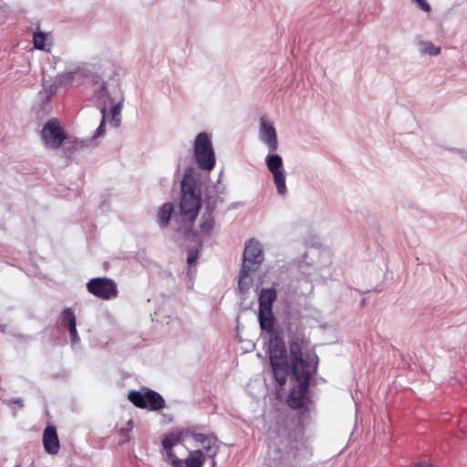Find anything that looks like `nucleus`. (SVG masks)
<instances>
[{
    "instance_id": "1",
    "label": "nucleus",
    "mask_w": 467,
    "mask_h": 467,
    "mask_svg": "<svg viewBox=\"0 0 467 467\" xmlns=\"http://www.w3.org/2000/svg\"><path fill=\"white\" fill-rule=\"evenodd\" d=\"M91 84V99L99 109L101 122L119 128L125 102L121 67L112 62L100 65Z\"/></svg>"
},
{
    "instance_id": "2",
    "label": "nucleus",
    "mask_w": 467,
    "mask_h": 467,
    "mask_svg": "<svg viewBox=\"0 0 467 467\" xmlns=\"http://www.w3.org/2000/svg\"><path fill=\"white\" fill-rule=\"evenodd\" d=\"M289 358L295 386L289 393L287 403L291 408L298 409L304 405L310 378L317 368L318 358L310 348L309 340L301 332L290 337Z\"/></svg>"
},
{
    "instance_id": "3",
    "label": "nucleus",
    "mask_w": 467,
    "mask_h": 467,
    "mask_svg": "<svg viewBox=\"0 0 467 467\" xmlns=\"http://www.w3.org/2000/svg\"><path fill=\"white\" fill-rule=\"evenodd\" d=\"M257 140L268 151L265 158V164L273 176L276 194L285 198L288 193L286 172L282 156L276 153L279 149L278 135L275 122L271 117L267 115L260 117Z\"/></svg>"
},
{
    "instance_id": "4",
    "label": "nucleus",
    "mask_w": 467,
    "mask_h": 467,
    "mask_svg": "<svg viewBox=\"0 0 467 467\" xmlns=\"http://www.w3.org/2000/svg\"><path fill=\"white\" fill-rule=\"evenodd\" d=\"M202 182L194 168L186 169L181 182L179 211L176 214L177 230L189 234L202 207Z\"/></svg>"
},
{
    "instance_id": "5",
    "label": "nucleus",
    "mask_w": 467,
    "mask_h": 467,
    "mask_svg": "<svg viewBox=\"0 0 467 467\" xmlns=\"http://www.w3.org/2000/svg\"><path fill=\"white\" fill-rule=\"evenodd\" d=\"M56 67L64 64V69L57 74V83L65 88L81 86L86 79L93 78L97 71L94 66L82 61H71L64 57H54Z\"/></svg>"
},
{
    "instance_id": "6",
    "label": "nucleus",
    "mask_w": 467,
    "mask_h": 467,
    "mask_svg": "<svg viewBox=\"0 0 467 467\" xmlns=\"http://www.w3.org/2000/svg\"><path fill=\"white\" fill-rule=\"evenodd\" d=\"M268 353L270 364L276 382L282 386L286 381V377L291 371V364L287 359V352L283 338L279 336L268 338Z\"/></svg>"
},
{
    "instance_id": "7",
    "label": "nucleus",
    "mask_w": 467,
    "mask_h": 467,
    "mask_svg": "<svg viewBox=\"0 0 467 467\" xmlns=\"http://www.w3.org/2000/svg\"><path fill=\"white\" fill-rule=\"evenodd\" d=\"M193 156L198 167L202 171H211L214 168L216 160L211 134L202 131L196 135Z\"/></svg>"
},
{
    "instance_id": "8",
    "label": "nucleus",
    "mask_w": 467,
    "mask_h": 467,
    "mask_svg": "<svg viewBox=\"0 0 467 467\" xmlns=\"http://www.w3.org/2000/svg\"><path fill=\"white\" fill-rule=\"evenodd\" d=\"M43 145L47 149H58L67 139V133L60 121L52 118L48 119L40 130Z\"/></svg>"
},
{
    "instance_id": "9",
    "label": "nucleus",
    "mask_w": 467,
    "mask_h": 467,
    "mask_svg": "<svg viewBox=\"0 0 467 467\" xmlns=\"http://www.w3.org/2000/svg\"><path fill=\"white\" fill-rule=\"evenodd\" d=\"M88 291L103 300H113L118 297L117 283L109 277H94L87 283Z\"/></svg>"
},
{
    "instance_id": "10",
    "label": "nucleus",
    "mask_w": 467,
    "mask_h": 467,
    "mask_svg": "<svg viewBox=\"0 0 467 467\" xmlns=\"http://www.w3.org/2000/svg\"><path fill=\"white\" fill-rule=\"evenodd\" d=\"M128 399L136 407L156 411L165 407L163 398L152 389H144L143 391L132 390L129 393Z\"/></svg>"
},
{
    "instance_id": "11",
    "label": "nucleus",
    "mask_w": 467,
    "mask_h": 467,
    "mask_svg": "<svg viewBox=\"0 0 467 467\" xmlns=\"http://www.w3.org/2000/svg\"><path fill=\"white\" fill-rule=\"evenodd\" d=\"M188 431H175L164 435L161 441V456L164 462L170 463L177 457L173 451V448L184 441Z\"/></svg>"
},
{
    "instance_id": "12",
    "label": "nucleus",
    "mask_w": 467,
    "mask_h": 467,
    "mask_svg": "<svg viewBox=\"0 0 467 467\" xmlns=\"http://www.w3.org/2000/svg\"><path fill=\"white\" fill-rule=\"evenodd\" d=\"M215 204L211 202L205 207L202 214L199 224L195 229H192L190 233L197 236L200 240L209 238L215 226V218L213 215Z\"/></svg>"
},
{
    "instance_id": "13",
    "label": "nucleus",
    "mask_w": 467,
    "mask_h": 467,
    "mask_svg": "<svg viewBox=\"0 0 467 467\" xmlns=\"http://www.w3.org/2000/svg\"><path fill=\"white\" fill-rule=\"evenodd\" d=\"M264 260L263 247L255 239H250L245 243L244 250V263L252 267L259 265Z\"/></svg>"
},
{
    "instance_id": "14",
    "label": "nucleus",
    "mask_w": 467,
    "mask_h": 467,
    "mask_svg": "<svg viewBox=\"0 0 467 467\" xmlns=\"http://www.w3.org/2000/svg\"><path fill=\"white\" fill-rule=\"evenodd\" d=\"M105 134L106 124L100 121L99 126L96 129V130L90 137L84 139L77 138L74 140H72V148L75 150H80L83 149H93L99 144L100 139L103 138Z\"/></svg>"
},
{
    "instance_id": "15",
    "label": "nucleus",
    "mask_w": 467,
    "mask_h": 467,
    "mask_svg": "<svg viewBox=\"0 0 467 467\" xmlns=\"http://www.w3.org/2000/svg\"><path fill=\"white\" fill-rule=\"evenodd\" d=\"M205 455L202 450L190 451L185 459H180L178 456L169 464L171 467H203Z\"/></svg>"
},
{
    "instance_id": "16",
    "label": "nucleus",
    "mask_w": 467,
    "mask_h": 467,
    "mask_svg": "<svg viewBox=\"0 0 467 467\" xmlns=\"http://www.w3.org/2000/svg\"><path fill=\"white\" fill-rule=\"evenodd\" d=\"M311 456L309 448L302 441H294L290 444L287 457L291 458L295 465L308 461Z\"/></svg>"
},
{
    "instance_id": "17",
    "label": "nucleus",
    "mask_w": 467,
    "mask_h": 467,
    "mask_svg": "<svg viewBox=\"0 0 467 467\" xmlns=\"http://www.w3.org/2000/svg\"><path fill=\"white\" fill-rule=\"evenodd\" d=\"M43 445L49 454H57L59 450V441L57 431L52 426H47L43 433Z\"/></svg>"
},
{
    "instance_id": "18",
    "label": "nucleus",
    "mask_w": 467,
    "mask_h": 467,
    "mask_svg": "<svg viewBox=\"0 0 467 467\" xmlns=\"http://www.w3.org/2000/svg\"><path fill=\"white\" fill-rule=\"evenodd\" d=\"M258 320L262 331L267 336L268 338L278 336L275 328V319L272 311H259Z\"/></svg>"
},
{
    "instance_id": "19",
    "label": "nucleus",
    "mask_w": 467,
    "mask_h": 467,
    "mask_svg": "<svg viewBox=\"0 0 467 467\" xmlns=\"http://www.w3.org/2000/svg\"><path fill=\"white\" fill-rule=\"evenodd\" d=\"M173 213L174 205L172 202H168L159 207L156 213V222L161 229H164L169 225Z\"/></svg>"
},
{
    "instance_id": "20",
    "label": "nucleus",
    "mask_w": 467,
    "mask_h": 467,
    "mask_svg": "<svg viewBox=\"0 0 467 467\" xmlns=\"http://www.w3.org/2000/svg\"><path fill=\"white\" fill-rule=\"evenodd\" d=\"M276 298L275 288H264L259 295V311H272V305Z\"/></svg>"
},
{
    "instance_id": "21",
    "label": "nucleus",
    "mask_w": 467,
    "mask_h": 467,
    "mask_svg": "<svg viewBox=\"0 0 467 467\" xmlns=\"http://www.w3.org/2000/svg\"><path fill=\"white\" fill-rule=\"evenodd\" d=\"M256 267H252L248 265H243L239 274L238 288L241 292L247 291L252 285L251 273L255 270Z\"/></svg>"
},
{
    "instance_id": "22",
    "label": "nucleus",
    "mask_w": 467,
    "mask_h": 467,
    "mask_svg": "<svg viewBox=\"0 0 467 467\" xmlns=\"http://www.w3.org/2000/svg\"><path fill=\"white\" fill-rule=\"evenodd\" d=\"M34 46L36 49L49 51L51 47V36L48 34L37 32L33 36Z\"/></svg>"
},
{
    "instance_id": "23",
    "label": "nucleus",
    "mask_w": 467,
    "mask_h": 467,
    "mask_svg": "<svg viewBox=\"0 0 467 467\" xmlns=\"http://www.w3.org/2000/svg\"><path fill=\"white\" fill-rule=\"evenodd\" d=\"M419 52L420 54L436 57L441 53V47L435 46L431 41L421 40L418 44Z\"/></svg>"
},
{
    "instance_id": "24",
    "label": "nucleus",
    "mask_w": 467,
    "mask_h": 467,
    "mask_svg": "<svg viewBox=\"0 0 467 467\" xmlns=\"http://www.w3.org/2000/svg\"><path fill=\"white\" fill-rule=\"evenodd\" d=\"M61 324L67 328L76 324V316L70 308H66L61 313Z\"/></svg>"
},
{
    "instance_id": "25",
    "label": "nucleus",
    "mask_w": 467,
    "mask_h": 467,
    "mask_svg": "<svg viewBox=\"0 0 467 467\" xmlns=\"http://www.w3.org/2000/svg\"><path fill=\"white\" fill-rule=\"evenodd\" d=\"M58 88H63V87L57 83V76L56 77L54 82H52V83L45 81L43 83V91L45 93L46 98L48 99L50 97H52L57 92Z\"/></svg>"
},
{
    "instance_id": "26",
    "label": "nucleus",
    "mask_w": 467,
    "mask_h": 467,
    "mask_svg": "<svg viewBox=\"0 0 467 467\" xmlns=\"http://www.w3.org/2000/svg\"><path fill=\"white\" fill-rule=\"evenodd\" d=\"M67 330H68V333L70 336L71 346H72V348H76L80 342V338L78 337V330H77V325L67 327Z\"/></svg>"
},
{
    "instance_id": "27",
    "label": "nucleus",
    "mask_w": 467,
    "mask_h": 467,
    "mask_svg": "<svg viewBox=\"0 0 467 467\" xmlns=\"http://www.w3.org/2000/svg\"><path fill=\"white\" fill-rule=\"evenodd\" d=\"M190 434H191L192 438L198 443L205 444V442L208 441V446L205 448H206V450H208L210 448L211 440L205 434L199 433V432H191Z\"/></svg>"
},
{
    "instance_id": "28",
    "label": "nucleus",
    "mask_w": 467,
    "mask_h": 467,
    "mask_svg": "<svg viewBox=\"0 0 467 467\" xmlns=\"http://www.w3.org/2000/svg\"><path fill=\"white\" fill-rule=\"evenodd\" d=\"M410 2L423 13H430L431 11V6L427 0H410Z\"/></svg>"
},
{
    "instance_id": "29",
    "label": "nucleus",
    "mask_w": 467,
    "mask_h": 467,
    "mask_svg": "<svg viewBox=\"0 0 467 467\" xmlns=\"http://www.w3.org/2000/svg\"><path fill=\"white\" fill-rule=\"evenodd\" d=\"M198 258V251L197 250H190L187 255V263L189 267L191 268L192 265L195 264Z\"/></svg>"
},
{
    "instance_id": "30",
    "label": "nucleus",
    "mask_w": 467,
    "mask_h": 467,
    "mask_svg": "<svg viewBox=\"0 0 467 467\" xmlns=\"http://www.w3.org/2000/svg\"><path fill=\"white\" fill-rule=\"evenodd\" d=\"M418 467H434V465L429 462H421L418 464Z\"/></svg>"
},
{
    "instance_id": "31",
    "label": "nucleus",
    "mask_w": 467,
    "mask_h": 467,
    "mask_svg": "<svg viewBox=\"0 0 467 467\" xmlns=\"http://www.w3.org/2000/svg\"><path fill=\"white\" fill-rule=\"evenodd\" d=\"M458 152L461 155V157L467 161V150H459Z\"/></svg>"
},
{
    "instance_id": "32",
    "label": "nucleus",
    "mask_w": 467,
    "mask_h": 467,
    "mask_svg": "<svg viewBox=\"0 0 467 467\" xmlns=\"http://www.w3.org/2000/svg\"><path fill=\"white\" fill-rule=\"evenodd\" d=\"M215 465H216V462H215V460L213 459V467H215Z\"/></svg>"
},
{
    "instance_id": "33",
    "label": "nucleus",
    "mask_w": 467,
    "mask_h": 467,
    "mask_svg": "<svg viewBox=\"0 0 467 467\" xmlns=\"http://www.w3.org/2000/svg\"><path fill=\"white\" fill-rule=\"evenodd\" d=\"M128 425L131 427V425H132V421H131V420H129V421H128Z\"/></svg>"
}]
</instances>
